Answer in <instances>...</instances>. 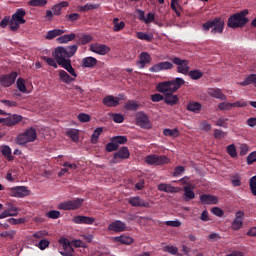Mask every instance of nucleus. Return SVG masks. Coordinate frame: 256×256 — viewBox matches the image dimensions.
<instances>
[{
    "mask_svg": "<svg viewBox=\"0 0 256 256\" xmlns=\"http://www.w3.org/2000/svg\"><path fill=\"white\" fill-rule=\"evenodd\" d=\"M183 85H185V80L177 77L173 80L158 83L156 90L163 94L164 103L173 107V105H177L179 101V96L173 93H177V91H179Z\"/></svg>",
    "mask_w": 256,
    "mask_h": 256,
    "instance_id": "1",
    "label": "nucleus"
},
{
    "mask_svg": "<svg viewBox=\"0 0 256 256\" xmlns=\"http://www.w3.org/2000/svg\"><path fill=\"white\" fill-rule=\"evenodd\" d=\"M203 31L211 30V33H223L225 29V21L221 18H214L213 20L207 21L202 25Z\"/></svg>",
    "mask_w": 256,
    "mask_h": 256,
    "instance_id": "2",
    "label": "nucleus"
},
{
    "mask_svg": "<svg viewBox=\"0 0 256 256\" xmlns=\"http://www.w3.org/2000/svg\"><path fill=\"white\" fill-rule=\"evenodd\" d=\"M85 203V199L76 198L74 200H66L58 204L57 209L61 211H77Z\"/></svg>",
    "mask_w": 256,
    "mask_h": 256,
    "instance_id": "3",
    "label": "nucleus"
},
{
    "mask_svg": "<svg viewBox=\"0 0 256 256\" xmlns=\"http://www.w3.org/2000/svg\"><path fill=\"white\" fill-rule=\"evenodd\" d=\"M37 139V130L35 128H28L24 133L18 135L17 144L18 145H27V143H33Z\"/></svg>",
    "mask_w": 256,
    "mask_h": 256,
    "instance_id": "4",
    "label": "nucleus"
},
{
    "mask_svg": "<svg viewBox=\"0 0 256 256\" xmlns=\"http://www.w3.org/2000/svg\"><path fill=\"white\" fill-rule=\"evenodd\" d=\"M246 23H249L248 18H243L239 14H233L228 19V27L231 29H238L239 27H245Z\"/></svg>",
    "mask_w": 256,
    "mask_h": 256,
    "instance_id": "5",
    "label": "nucleus"
},
{
    "mask_svg": "<svg viewBox=\"0 0 256 256\" xmlns=\"http://www.w3.org/2000/svg\"><path fill=\"white\" fill-rule=\"evenodd\" d=\"M170 60L174 65H177V73H181L182 75L189 73V60L181 59L177 56L170 58Z\"/></svg>",
    "mask_w": 256,
    "mask_h": 256,
    "instance_id": "6",
    "label": "nucleus"
},
{
    "mask_svg": "<svg viewBox=\"0 0 256 256\" xmlns=\"http://www.w3.org/2000/svg\"><path fill=\"white\" fill-rule=\"evenodd\" d=\"M54 57L56 59V63L60 65H65V63L71 61V59L67 58V50L65 47H57L54 51Z\"/></svg>",
    "mask_w": 256,
    "mask_h": 256,
    "instance_id": "7",
    "label": "nucleus"
},
{
    "mask_svg": "<svg viewBox=\"0 0 256 256\" xmlns=\"http://www.w3.org/2000/svg\"><path fill=\"white\" fill-rule=\"evenodd\" d=\"M123 99H125L124 94H119V97L108 95L102 99V103L105 107H118L120 101H123Z\"/></svg>",
    "mask_w": 256,
    "mask_h": 256,
    "instance_id": "8",
    "label": "nucleus"
},
{
    "mask_svg": "<svg viewBox=\"0 0 256 256\" xmlns=\"http://www.w3.org/2000/svg\"><path fill=\"white\" fill-rule=\"evenodd\" d=\"M9 191H10L11 197L23 198V197H29V195H31V191L26 186H16V187L10 188Z\"/></svg>",
    "mask_w": 256,
    "mask_h": 256,
    "instance_id": "9",
    "label": "nucleus"
},
{
    "mask_svg": "<svg viewBox=\"0 0 256 256\" xmlns=\"http://www.w3.org/2000/svg\"><path fill=\"white\" fill-rule=\"evenodd\" d=\"M173 63L169 61L159 62L149 68L150 73H159L161 71H167L173 69Z\"/></svg>",
    "mask_w": 256,
    "mask_h": 256,
    "instance_id": "10",
    "label": "nucleus"
},
{
    "mask_svg": "<svg viewBox=\"0 0 256 256\" xmlns=\"http://www.w3.org/2000/svg\"><path fill=\"white\" fill-rule=\"evenodd\" d=\"M17 72H12L10 74L2 75L0 76V84L2 87H11L13 83H15V80L17 79Z\"/></svg>",
    "mask_w": 256,
    "mask_h": 256,
    "instance_id": "11",
    "label": "nucleus"
},
{
    "mask_svg": "<svg viewBox=\"0 0 256 256\" xmlns=\"http://www.w3.org/2000/svg\"><path fill=\"white\" fill-rule=\"evenodd\" d=\"M145 162L148 165H165L167 163V158L166 156H159V155H148L146 157Z\"/></svg>",
    "mask_w": 256,
    "mask_h": 256,
    "instance_id": "12",
    "label": "nucleus"
},
{
    "mask_svg": "<svg viewBox=\"0 0 256 256\" xmlns=\"http://www.w3.org/2000/svg\"><path fill=\"white\" fill-rule=\"evenodd\" d=\"M90 51L97 53V55H107L111 51V48L105 44L94 43L90 45Z\"/></svg>",
    "mask_w": 256,
    "mask_h": 256,
    "instance_id": "13",
    "label": "nucleus"
},
{
    "mask_svg": "<svg viewBox=\"0 0 256 256\" xmlns=\"http://www.w3.org/2000/svg\"><path fill=\"white\" fill-rule=\"evenodd\" d=\"M73 223L76 225H93L95 223V218L83 215L74 216L72 219Z\"/></svg>",
    "mask_w": 256,
    "mask_h": 256,
    "instance_id": "14",
    "label": "nucleus"
},
{
    "mask_svg": "<svg viewBox=\"0 0 256 256\" xmlns=\"http://www.w3.org/2000/svg\"><path fill=\"white\" fill-rule=\"evenodd\" d=\"M245 217V212L243 211H238L235 214V219L232 222V229L233 231H239L241 227H243V219Z\"/></svg>",
    "mask_w": 256,
    "mask_h": 256,
    "instance_id": "15",
    "label": "nucleus"
},
{
    "mask_svg": "<svg viewBox=\"0 0 256 256\" xmlns=\"http://www.w3.org/2000/svg\"><path fill=\"white\" fill-rule=\"evenodd\" d=\"M136 123L142 129H149V116H147V114H145L144 112H139L136 115Z\"/></svg>",
    "mask_w": 256,
    "mask_h": 256,
    "instance_id": "16",
    "label": "nucleus"
},
{
    "mask_svg": "<svg viewBox=\"0 0 256 256\" xmlns=\"http://www.w3.org/2000/svg\"><path fill=\"white\" fill-rule=\"evenodd\" d=\"M2 123H5L7 127H13V125H17V123H21L23 121V116L21 115H10L7 118H1Z\"/></svg>",
    "mask_w": 256,
    "mask_h": 256,
    "instance_id": "17",
    "label": "nucleus"
},
{
    "mask_svg": "<svg viewBox=\"0 0 256 256\" xmlns=\"http://www.w3.org/2000/svg\"><path fill=\"white\" fill-rule=\"evenodd\" d=\"M128 203L132 205V207H145L149 209L151 207V204L145 200H143L141 197L136 196L132 197L128 200Z\"/></svg>",
    "mask_w": 256,
    "mask_h": 256,
    "instance_id": "18",
    "label": "nucleus"
},
{
    "mask_svg": "<svg viewBox=\"0 0 256 256\" xmlns=\"http://www.w3.org/2000/svg\"><path fill=\"white\" fill-rule=\"evenodd\" d=\"M200 203H202V205H217L219 199L211 194H202L200 195Z\"/></svg>",
    "mask_w": 256,
    "mask_h": 256,
    "instance_id": "19",
    "label": "nucleus"
},
{
    "mask_svg": "<svg viewBox=\"0 0 256 256\" xmlns=\"http://www.w3.org/2000/svg\"><path fill=\"white\" fill-rule=\"evenodd\" d=\"M127 225L120 221V220H115L114 222L110 223L108 225V231H114L115 233H121L125 231Z\"/></svg>",
    "mask_w": 256,
    "mask_h": 256,
    "instance_id": "20",
    "label": "nucleus"
},
{
    "mask_svg": "<svg viewBox=\"0 0 256 256\" xmlns=\"http://www.w3.org/2000/svg\"><path fill=\"white\" fill-rule=\"evenodd\" d=\"M27 15V12L23 8H19L16 10V12L12 15L13 21H17V23H20L21 25H25L26 20L25 16Z\"/></svg>",
    "mask_w": 256,
    "mask_h": 256,
    "instance_id": "21",
    "label": "nucleus"
},
{
    "mask_svg": "<svg viewBox=\"0 0 256 256\" xmlns=\"http://www.w3.org/2000/svg\"><path fill=\"white\" fill-rule=\"evenodd\" d=\"M131 157V152H129V148L127 146L121 147L116 153L113 155V159H129Z\"/></svg>",
    "mask_w": 256,
    "mask_h": 256,
    "instance_id": "22",
    "label": "nucleus"
},
{
    "mask_svg": "<svg viewBox=\"0 0 256 256\" xmlns=\"http://www.w3.org/2000/svg\"><path fill=\"white\" fill-rule=\"evenodd\" d=\"M208 95H210V97H214V99H219L220 101H227V96H225L219 88L208 89Z\"/></svg>",
    "mask_w": 256,
    "mask_h": 256,
    "instance_id": "23",
    "label": "nucleus"
},
{
    "mask_svg": "<svg viewBox=\"0 0 256 256\" xmlns=\"http://www.w3.org/2000/svg\"><path fill=\"white\" fill-rule=\"evenodd\" d=\"M158 191H162L164 193H179V188L174 187L171 184L161 183L158 185Z\"/></svg>",
    "mask_w": 256,
    "mask_h": 256,
    "instance_id": "24",
    "label": "nucleus"
},
{
    "mask_svg": "<svg viewBox=\"0 0 256 256\" xmlns=\"http://www.w3.org/2000/svg\"><path fill=\"white\" fill-rule=\"evenodd\" d=\"M186 109L191 113H201V110L203 109V105H201V103L199 102L191 101L187 104Z\"/></svg>",
    "mask_w": 256,
    "mask_h": 256,
    "instance_id": "25",
    "label": "nucleus"
},
{
    "mask_svg": "<svg viewBox=\"0 0 256 256\" xmlns=\"http://www.w3.org/2000/svg\"><path fill=\"white\" fill-rule=\"evenodd\" d=\"M192 199H195V192L193 191V185L188 184L184 186V200L192 201Z\"/></svg>",
    "mask_w": 256,
    "mask_h": 256,
    "instance_id": "26",
    "label": "nucleus"
},
{
    "mask_svg": "<svg viewBox=\"0 0 256 256\" xmlns=\"http://www.w3.org/2000/svg\"><path fill=\"white\" fill-rule=\"evenodd\" d=\"M151 63V55L147 52H142L140 54V60L137 62V65L140 66V69H145V65Z\"/></svg>",
    "mask_w": 256,
    "mask_h": 256,
    "instance_id": "27",
    "label": "nucleus"
},
{
    "mask_svg": "<svg viewBox=\"0 0 256 256\" xmlns=\"http://www.w3.org/2000/svg\"><path fill=\"white\" fill-rule=\"evenodd\" d=\"M97 65V58L95 57H86L82 59V67L87 69H93Z\"/></svg>",
    "mask_w": 256,
    "mask_h": 256,
    "instance_id": "28",
    "label": "nucleus"
},
{
    "mask_svg": "<svg viewBox=\"0 0 256 256\" xmlns=\"http://www.w3.org/2000/svg\"><path fill=\"white\" fill-rule=\"evenodd\" d=\"M58 76H59L60 81H62V83H66L67 85H69V83H73V81H75V78L71 77L67 72H65V70H59Z\"/></svg>",
    "mask_w": 256,
    "mask_h": 256,
    "instance_id": "29",
    "label": "nucleus"
},
{
    "mask_svg": "<svg viewBox=\"0 0 256 256\" xmlns=\"http://www.w3.org/2000/svg\"><path fill=\"white\" fill-rule=\"evenodd\" d=\"M0 151L3 155V157H5V159H7V161H13L15 159V157H13L11 147H9L7 145H3V146H1Z\"/></svg>",
    "mask_w": 256,
    "mask_h": 256,
    "instance_id": "30",
    "label": "nucleus"
},
{
    "mask_svg": "<svg viewBox=\"0 0 256 256\" xmlns=\"http://www.w3.org/2000/svg\"><path fill=\"white\" fill-rule=\"evenodd\" d=\"M63 33H65V30H61V29L49 30L45 36V39H47L48 41H51L55 39V37H61Z\"/></svg>",
    "mask_w": 256,
    "mask_h": 256,
    "instance_id": "31",
    "label": "nucleus"
},
{
    "mask_svg": "<svg viewBox=\"0 0 256 256\" xmlns=\"http://www.w3.org/2000/svg\"><path fill=\"white\" fill-rule=\"evenodd\" d=\"M242 87H247L248 85H254L256 87V74L248 75L244 81L240 82Z\"/></svg>",
    "mask_w": 256,
    "mask_h": 256,
    "instance_id": "32",
    "label": "nucleus"
},
{
    "mask_svg": "<svg viewBox=\"0 0 256 256\" xmlns=\"http://www.w3.org/2000/svg\"><path fill=\"white\" fill-rule=\"evenodd\" d=\"M77 35L75 33L65 34L56 39V41L60 44L69 43L70 41H73Z\"/></svg>",
    "mask_w": 256,
    "mask_h": 256,
    "instance_id": "33",
    "label": "nucleus"
},
{
    "mask_svg": "<svg viewBox=\"0 0 256 256\" xmlns=\"http://www.w3.org/2000/svg\"><path fill=\"white\" fill-rule=\"evenodd\" d=\"M114 241L121 243L122 245H131V243H133V238L131 236L121 235L114 237Z\"/></svg>",
    "mask_w": 256,
    "mask_h": 256,
    "instance_id": "34",
    "label": "nucleus"
},
{
    "mask_svg": "<svg viewBox=\"0 0 256 256\" xmlns=\"http://www.w3.org/2000/svg\"><path fill=\"white\" fill-rule=\"evenodd\" d=\"M64 7H69V2L62 1V2L52 6V11H53L54 15H56V16L61 15V9H63Z\"/></svg>",
    "mask_w": 256,
    "mask_h": 256,
    "instance_id": "35",
    "label": "nucleus"
},
{
    "mask_svg": "<svg viewBox=\"0 0 256 256\" xmlns=\"http://www.w3.org/2000/svg\"><path fill=\"white\" fill-rule=\"evenodd\" d=\"M124 109H126V111H137V109H139V103L135 100H128L124 104Z\"/></svg>",
    "mask_w": 256,
    "mask_h": 256,
    "instance_id": "36",
    "label": "nucleus"
},
{
    "mask_svg": "<svg viewBox=\"0 0 256 256\" xmlns=\"http://www.w3.org/2000/svg\"><path fill=\"white\" fill-rule=\"evenodd\" d=\"M61 67L68 71V73H70L74 79H77V72H75V68L73 65H71V60H68V62L64 63Z\"/></svg>",
    "mask_w": 256,
    "mask_h": 256,
    "instance_id": "37",
    "label": "nucleus"
},
{
    "mask_svg": "<svg viewBox=\"0 0 256 256\" xmlns=\"http://www.w3.org/2000/svg\"><path fill=\"white\" fill-rule=\"evenodd\" d=\"M187 75L190 77V79H193V81H197L203 77V72L199 69H196L188 71Z\"/></svg>",
    "mask_w": 256,
    "mask_h": 256,
    "instance_id": "38",
    "label": "nucleus"
},
{
    "mask_svg": "<svg viewBox=\"0 0 256 256\" xmlns=\"http://www.w3.org/2000/svg\"><path fill=\"white\" fill-rule=\"evenodd\" d=\"M136 37H137V39H140V41H147V43H151V41H153V34L137 32Z\"/></svg>",
    "mask_w": 256,
    "mask_h": 256,
    "instance_id": "39",
    "label": "nucleus"
},
{
    "mask_svg": "<svg viewBox=\"0 0 256 256\" xmlns=\"http://www.w3.org/2000/svg\"><path fill=\"white\" fill-rule=\"evenodd\" d=\"M113 31H115L116 33L119 31H123V29H125V22L121 21L119 22V18H114L113 19Z\"/></svg>",
    "mask_w": 256,
    "mask_h": 256,
    "instance_id": "40",
    "label": "nucleus"
},
{
    "mask_svg": "<svg viewBox=\"0 0 256 256\" xmlns=\"http://www.w3.org/2000/svg\"><path fill=\"white\" fill-rule=\"evenodd\" d=\"M164 253H170V255H179V248L173 245H167L162 248Z\"/></svg>",
    "mask_w": 256,
    "mask_h": 256,
    "instance_id": "41",
    "label": "nucleus"
},
{
    "mask_svg": "<svg viewBox=\"0 0 256 256\" xmlns=\"http://www.w3.org/2000/svg\"><path fill=\"white\" fill-rule=\"evenodd\" d=\"M163 135H165V137H179V129H177V128H174V129L165 128L163 130Z\"/></svg>",
    "mask_w": 256,
    "mask_h": 256,
    "instance_id": "42",
    "label": "nucleus"
},
{
    "mask_svg": "<svg viewBox=\"0 0 256 256\" xmlns=\"http://www.w3.org/2000/svg\"><path fill=\"white\" fill-rule=\"evenodd\" d=\"M102 133H103L102 127H98L94 130V132L91 136V143H93V145H95V143H97V141H99V137Z\"/></svg>",
    "mask_w": 256,
    "mask_h": 256,
    "instance_id": "43",
    "label": "nucleus"
},
{
    "mask_svg": "<svg viewBox=\"0 0 256 256\" xmlns=\"http://www.w3.org/2000/svg\"><path fill=\"white\" fill-rule=\"evenodd\" d=\"M230 181L234 187H241V175L231 174Z\"/></svg>",
    "mask_w": 256,
    "mask_h": 256,
    "instance_id": "44",
    "label": "nucleus"
},
{
    "mask_svg": "<svg viewBox=\"0 0 256 256\" xmlns=\"http://www.w3.org/2000/svg\"><path fill=\"white\" fill-rule=\"evenodd\" d=\"M17 89L20 91V93H27V86H25V79L18 78L16 81Z\"/></svg>",
    "mask_w": 256,
    "mask_h": 256,
    "instance_id": "45",
    "label": "nucleus"
},
{
    "mask_svg": "<svg viewBox=\"0 0 256 256\" xmlns=\"http://www.w3.org/2000/svg\"><path fill=\"white\" fill-rule=\"evenodd\" d=\"M60 243L62 244L64 251H72V252L75 251V249H73V246H71V241H69V239L67 238L60 239Z\"/></svg>",
    "mask_w": 256,
    "mask_h": 256,
    "instance_id": "46",
    "label": "nucleus"
},
{
    "mask_svg": "<svg viewBox=\"0 0 256 256\" xmlns=\"http://www.w3.org/2000/svg\"><path fill=\"white\" fill-rule=\"evenodd\" d=\"M77 49H79V46H77L76 44L65 48L67 59H69L70 57H73V55H75V53H77Z\"/></svg>",
    "mask_w": 256,
    "mask_h": 256,
    "instance_id": "47",
    "label": "nucleus"
},
{
    "mask_svg": "<svg viewBox=\"0 0 256 256\" xmlns=\"http://www.w3.org/2000/svg\"><path fill=\"white\" fill-rule=\"evenodd\" d=\"M80 18L81 15H79V13H71L65 16V21H68L69 23H75V21H79Z\"/></svg>",
    "mask_w": 256,
    "mask_h": 256,
    "instance_id": "48",
    "label": "nucleus"
},
{
    "mask_svg": "<svg viewBox=\"0 0 256 256\" xmlns=\"http://www.w3.org/2000/svg\"><path fill=\"white\" fill-rule=\"evenodd\" d=\"M112 141L119 147L120 145H125L127 143V136H114Z\"/></svg>",
    "mask_w": 256,
    "mask_h": 256,
    "instance_id": "49",
    "label": "nucleus"
},
{
    "mask_svg": "<svg viewBox=\"0 0 256 256\" xmlns=\"http://www.w3.org/2000/svg\"><path fill=\"white\" fill-rule=\"evenodd\" d=\"M28 5H30V7H45L47 0H30Z\"/></svg>",
    "mask_w": 256,
    "mask_h": 256,
    "instance_id": "50",
    "label": "nucleus"
},
{
    "mask_svg": "<svg viewBox=\"0 0 256 256\" xmlns=\"http://www.w3.org/2000/svg\"><path fill=\"white\" fill-rule=\"evenodd\" d=\"M117 149H119V147L117 146L115 141H113V139L111 138V141L108 144H106L105 150L108 153H113V151H117Z\"/></svg>",
    "mask_w": 256,
    "mask_h": 256,
    "instance_id": "51",
    "label": "nucleus"
},
{
    "mask_svg": "<svg viewBox=\"0 0 256 256\" xmlns=\"http://www.w3.org/2000/svg\"><path fill=\"white\" fill-rule=\"evenodd\" d=\"M67 136L72 139L75 143L79 141V131L76 129H71L67 132Z\"/></svg>",
    "mask_w": 256,
    "mask_h": 256,
    "instance_id": "52",
    "label": "nucleus"
},
{
    "mask_svg": "<svg viewBox=\"0 0 256 256\" xmlns=\"http://www.w3.org/2000/svg\"><path fill=\"white\" fill-rule=\"evenodd\" d=\"M171 9L176 13L177 17H181V6H179V0H171Z\"/></svg>",
    "mask_w": 256,
    "mask_h": 256,
    "instance_id": "53",
    "label": "nucleus"
},
{
    "mask_svg": "<svg viewBox=\"0 0 256 256\" xmlns=\"http://www.w3.org/2000/svg\"><path fill=\"white\" fill-rule=\"evenodd\" d=\"M21 28V23L17 22L16 20H13V18L10 19L9 22V29L10 31H19V29Z\"/></svg>",
    "mask_w": 256,
    "mask_h": 256,
    "instance_id": "54",
    "label": "nucleus"
},
{
    "mask_svg": "<svg viewBox=\"0 0 256 256\" xmlns=\"http://www.w3.org/2000/svg\"><path fill=\"white\" fill-rule=\"evenodd\" d=\"M7 210L9 211V213H11L12 217H17V215H19V211H21V209H19L17 206L13 205L12 203L8 204Z\"/></svg>",
    "mask_w": 256,
    "mask_h": 256,
    "instance_id": "55",
    "label": "nucleus"
},
{
    "mask_svg": "<svg viewBox=\"0 0 256 256\" xmlns=\"http://www.w3.org/2000/svg\"><path fill=\"white\" fill-rule=\"evenodd\" d=\"M110 117L114 121V123H123V121H125V117L123 116V114L112 113L110 114Z\"/></svg>",
    "mask_w": 256,
    "mask_h": 256,
    "instance_id": "56",
    "label": "nucleus"
},
{
    "mask_svg": "<svg viewBox=\"0 0 256 256\" xmlns=\"http://www.w3.org/2000/svg\"><path fill=\"white\" fill-rule=\"evenodd\" d=\"M226 151L230 157L235 158L237 157V148L235 147V144H230L227 146Z\"/></svg>",
    "mask_w": 256,
    "mask_h": 256,
    "instance_id": "57",
    "label": "nucleus"
},
{
    "mask_svg": "<svg viewBox=\"0 0 256 256\" xmlns=\"http://www.w3.org/2000/svg\"><path fill=\"white\" fill-rule=\"evenodd\" d=\"M49 245H51V242H49V240L42 239L39 241V243L36 245V247H38V249H40L41 251H45V249H47V247H49Z\"/></svg>",
    "mask_w": 256,
    "mask_h": 256,
    "instance_id": "58",
    "label": "nucleus"
},
{
    "mask_svg": "<svg viewBox=\"0 0 256 256\" xmlns=\"http://www.w3.org/2000/svg\"><path fill=\"white\" fill-rule=\"evenodd\" d=\"M250 191L254 197H256V175L251 177L249 180Z\"/></svg>",
    "mask_w": 256,
    "mask_h": 256,
    "instance_id": "59",
    "label": "nucleus"
},
{
    "mask_svg": "<svg viewBox=\"0 0 256 256\" xmlns=\"http://www.w3.org/2000/svg\"><path fill=\"white\" fill-rule=\"evenodd\" d=\"M91 41H93V36L89 35V34H83L80 37V43L81 45H87L88 43H91Z\"/></svg>",
    "mask_w": 256,
    "mask_h": 256,
    "instance_id": "60",
    "label": "nucleus"
},
{
    "mask_svg": "<svg viewBox=\"0 0 256 256\" xmlns=\"http://www.w3.org/2000/svg\"><path fill=\"white\" fill-rule=\"evenodd\" d=\"M218 109H220V111H231L233 106L229 102H222L218 105Z\"/></svg>",
    "mask_w": 256,
    "mask_h": 256,
    "instance_id": "61",
    "label": "nucleus"
},
{
    "mask_svg": "<svg viewBox=\"0 0 256 256\" xmlns=\"http://www.w3.org/2000/svg\"><path fill=\"white\" fill-rule=\"evenodd\" d=\"M78 121H80V123H89V121H91V115L86 113H80L78 115Z\"/></svg>",
    "mask_w": 256,
    "mask_h": 256,
    "instance_id": "62",
    "label": "nucleus"
},
{
    "mask_svg": "<svg viewBox=\"0 0 256 256\" xmlns=\"http://www.w3.org/2000/svg\"><path fill=\"white\" fill-rule=\"evenodd\" d=\"M81 11H91L93 9H99V4H86L80 7Z\"/></svg>",
    "mask_w": 256,
    "mask_h": 256,
    "instance_id": "63",
    "label": "nucleus"
},
{
    "mask_svg": "<svg viewBox=\"0 0 256 256\" xmlns=\"http://www.w3.org/2000/svg\"><path fill=\"white\" fill-rule=\"evenodd\" d=\"M255 162H256V151H253L247 156V164L253 165V163Z\"/></svg>",
    "mask_w": 256,
    "mask_h": 256,
    "instance_id": "64",
    "label": "nucleus"
}]
</instances>
